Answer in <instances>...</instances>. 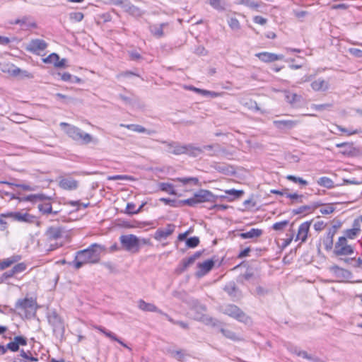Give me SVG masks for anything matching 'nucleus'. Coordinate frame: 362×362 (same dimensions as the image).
<instances>
[{"label":"nucleus","instance_id":"obj_1","mask_svg":"<svg viewBox=\"0 0 362 362\" xmlns=\"http://www.w3.org/2000/svg\"><path fill=\"white\" fill-rule=\"evenodd\" d=\"M102 250L101 245L94 243L87 249L78 251L74 262V267L78 269L86 264L98 262Z\"/></svg>","mask_w":362,"mask_h":362},{"label":"nucleus","instance_id":"obj_2","mask_svg":"<svg viewBox=\"0 0 362 362\" xmlns=\"http://www.w3.org/2000/svg\"><path fill=\"white\" fill-rule=\"evenodd\" d=\"M161 143L166 144L168 153L174 155L187 154L192 157H197L202 153L200 147L194 146L192 144L181 145L177 142L165 141H162Z\"/></svg>","mask_w":362,"mask_h":362},{"label":"nucleus","instance_id":"obj_3","mask_svg":"<svg viewBox=\"0 0 362 362\" xmlns=\"http://www.w3.org/2000/svg\"><path fill=\"white\" fill-rule=\"evenodd\" d=\"M60 125L66 127V134L71 138H72L74 140L78 142L86 144L90 143L92 140V137L89 134L85 133L81 129L76 127L69 125V124L65 122H62Z\"/></svg>","mask_w":362,"mask_h":362},{"label":"nucleus","instance_id":"obj_4","mask_svg":"<svg viewBox=\"0 0 362 362\" xmlns=\"http://www.w3.org/2000/svg\"><path fill=\"white\" fill-rule=\"evenodd\" d=\"M47 320L52 327V330L56 336L62 337L64 332V324L62 318L55 310H49L47 313Z\"/></svg>","mask_w":362,"mask_h":362},{"label":"nucleus","instance_id":"obj_5","mask_svg":"<svg viewBox=\"0 0 362 362\" xmlns=\"http://www.w3.org/2000/svg\"><path fill=\"white\" fill-rule=\"evenodd\" d=\"M205 202H216L215 195L210 191L205 189H200L194 193V197L184 201L185 204L189 206H194L197 203Z\"/></svg>","mask_w":362,"mask_h":362},{"label":"nucleus","instance_id":"obj_6","mask_svg":"<svg viewBox=\"0 0 362 362\" xmlns=\"http://www.w3.org/2000/svg\"><path fill=\"white\" fill-rule=\"evenodd\" d=\"M119 241L122 247L128 252H136L139 250V240L133 234L121 235Z\"/></svg>","mask_w":362,"mask_h":362},{"label":"nucleus","instance_id":"obj_7","mask_svg":"<svg viewBox=\"0 0 362 362\" xmlns=\"http://www.w3.org/2000/svg\"><path fill=\"white\" fill-rule=\"evenodd\" d=\"M192 311L194 313L193 317L195 320L204 322L206 325L212 322V318L206 315V307L197 300H193Z\"/></svg>","mask_w":362,"mask_h":362},{"label":"nucleus","instance_id":"obj_8","mask_svg":"<svg viewBox=\"0 0 362 362\" xmlns=\"http://www.w3.org/2000/svg\"><path fill=\"white\" fill-rule=\"evenodd\" d=\"M16 308L25 312L35 313L37 306L35 300L32 298L18 299L16 303Z\"/></svg>","mask_w":362,"mask_h":362},{"label":"nucleus","instance_id":"obj_9","mask_svg":"<svg viewBox=\"0 0 362 362\" xmlns=\"http://www.w3.org/2000/svg\"><path fill=\"white\" fill-rule=\"evenodd\" d=\"M334 253L337 255H348L354 253L353 247L347 244L345 237H340L335 245Z\"/></svg>","mask_w":362,"mask_h":362},{"label":"nucleus","instance_id":"obj_10","mask_svg":"<svg viewBox=\"0 0 362 362\" xmlns=\"http://www.w3.org/2000/svg\"><path fill=\"white\" fill-rule=\"evenodd\" d=\"M222 311L225 315L241 322L244 321L247 317L245 314L235 305H228L222 308Z\"/></svg>","mask_w":362,"mask_h":362},{"label":"nucleus","instance_id":"obj_11","mask_svg":"<svg viewBox=\"0 0 362 362\" xmlns=\"http://www.w3.org/2000/svg\"><path fill=\"white\" fill-rule=\"evenodd\" d=\"M2 217H11L18 222L32 223L35 221V217L28 213L10 212L1 215Z\"/></svg>","mask_w":362,"mask_h":362},{"label":"nucleus","instance_id":"obj_12","mask_svg":"<svg viewBox=\"0 0 362 362\" xmlns=\"http://www.w3.org/2000/svg\"><path fill=\"white\" fill-rule=\"evenodd\" d=\"M47 47V44L45 40L40 39L32 40L26 46V49L33 53H39L45 50Z\"/></svg>","mask_w":362,"mask_h":362},{"label":"nucleus","instance_id":"obj_13","mask_svg":"<svg viewBox=\"0 0 362 362\" xmlns=\"http://www.w3.org/2000/svg\"><path fill=\"white\" fill-rule=\"evenodd\" d=\"M138 307L140 310L143 311L155 312L163 315L167 317V319L169 321L173 322V320L170 318V317L168 315L164 313L162 310L158 309L155 305L152 303H146L144 300H139L138 302Z\"/></svg>","mask_w":362,"mask_h":362},{"label":"nucleus","instance_id":"obj_14","mask_svg":"<svg viewBox=\"0 0 362 362\" xmlns=\"http://www.w3.org/2000/svg\"><path fill=\"white\" fill-rule=\"evenodd\" d=\"M175 228V226L173 224H168L165 228H158L154 234V238L159 241L166 239L173 233Z\"/></svg>","mask_w":362,"mask_h":362},{"label":"nucleus","instance_id":"obj_15","mask_svg":"<svg viewBox=\"0 0 362 362\" xmlns=\"http://www.w3.org/2000/svg\"><path fill=\"white\" fill-rule=\"evenodd\" d=\"M214 266V261L213 259H208L202 263L198 264V271L196 272V276L202 277L210 272Z\"/></svg>","mask_w":362,"mask_h":362},{"label":"nucleus","instance_id":"obj_16","mask_svg":"<svg viewBox=\"0 0 362 362\" xmlns=\"http://www.w3.org/2000/svg\"><path fill=\"white\" fill-rule=\"evenodd\" d=\"M238 4L243 5L257 12H262L266 5L264 3L254 1L251 0H239Z\"/></svg>","mask_w":362,"mask_h":362},{"label":"nucleus","instance_id":"obj_17","mask_svg":"<svg viewBox=\"0 0 362 362\" xmlns=\"http://www.w3.org/2000/svg\"><path fill=\"white\" fill-rule=\"evenodd\" d=\"M273 124L279 130H287L296 127L297 122L290 119L274 120Z\"/></svg>","mask_w":362,"mask_h":362},{"label":"nucleus","instance_id":"obj_18","mask_svg":"<svg viewBox=\"0 0 362 362\" xmlns=\"http://www.w3.org/2000/svg\"><path fill=\"white\" fill-rule=\"evenodd\" d=\"M256 56L264 62H272L283 59L284 58L282 54H276L267 52L258 53L256 54Z\"/></svg>","mask_w":362,"mask_h":362},{"label":"nucleus","instance_id":"obj_19","mask_svg":"<svg viewBox=\"0 0 362 362\" xmlns=\"http://www.w3.org/2000/svg\"><path fill=\"white\" fill-rule=\"evenodd\" d=\"M45 235L49 241L57 240L62 238V230L60 227L51 226L46 230Z\"/></svg>","mask_w":362,"mask_h":362},{"label":"nucleus","instance_id":"obj_20","mask_svg":"<svg viewBox=\"0 0 362 362\" xmlns=\"http://www.w3.org/2000/svg\"><path fill=\"white\" fill-rule=\"evenodd\" d=\"M311 88L315 91H325L329 89V83L323 78H319L311 83Z\"/></svg>","mask_w":362,"mask_h":362},{"label":"nucleus","instance_id":"obj_21","mask_svg":"<svg viewBox=\"0 0 362 362\" xmlns=\"http://www.w3.org/2000/svg\"><path fill=\"white\" fill-rule=\"evenodd\" d=\"M336 233V227H334L332 229H329L326 235L324 237L322 240L323 245L326 250H329L332 248L333 246V238Z\"/></svg>","mask_w":362,"mask_h":362},{"label":"nucleus","instance_id":"obj_22","mask_svg":"<svg viewBox=\"0 0 362 362\" xmlns=\"http://www.w3.org/2000/svg\"><path fill=\"white\" fill-rule=\"evenodd\" d=\"M11 24H19L21 27L25 28H35L36 24L30 16H24L21 19H16Z\"/></svg>","mask_w":362,"mask_h":362},{"label":"nucleus","instance_id":"obj_23","mask_svg":"<svg viewBox=\"0 0 362 362\" xmlns=\"http://www.w3.org/2000/svg\"><path fill=\"white\" fill-rule=\"evenodd\" d=\"M124 10L134 17H140L144 13L139 7L132 4L129 1L124 5Z\"/></svg>","mask_w":362,"mask_h":362},{"label":"nucleus","instance_id":"obj_24","mask_svg":"<svg viewBox=\"0 0 362 362\" xmlns=\"http://www.w3.org/2000/svg\"><path fill=\"white\" fill-rule=\"evenodd\" d=\"M310 228V223L308 222H304L298 228L297 239L300 240L302 242H305L307 239L308 233Z\"/></svg>","mask_w":362,"mask_h":362},{"label":"nucleus","instance_id":"obj_25","mask_svg":"<svg viewBox=\"0 0 362 362\" xmlns=\"http://www.w3.org/2000/svg\"><path fill=\"white\" fill-rule=\"evenodd\" d=\"M168 23H163L160 24H155L150 25L151 33L156 37L160 38L164 35L163 28L167 26Z\"/></svg>","mask_w":362,"mask_h":362},{"label":"nucleus","instance_id":"obj_26","mask_svg":"<svg viewBox=\"0 0 362 362\" xmlns=\"http://www.w3.org/2000/svg\"><path fill=\"white\" fill-rule=\"evenodd\" d=\"M21 258L20 255H13L0 261V270H4L6 268L9 267L13 264L18 262Z\"/></svg>","mask_w":362,"mask_h":362},{"label":"nucleus","instance_id":"obj_27","mask_svg":"<svg viewBox=\"0 0 362 362\" xmlns=\"http://www.w3.org/2000/svg\"><path fill=\"white\" fill-rule=\"evenodd\" d=\"M320 205H322L321 203L316 202V203H313L312 205L301 206L296 209H293V213L294 214H303L305 212L310 211L311 210H314V209H317V207L320 206Z\"/></svg>","mask_w":362,"mask_h":362},{"label":"nucleus","instance_id":"obj_28","mask_svg":"<svg viewBox=\"0 0 362 362\" xmlns=\"http://www.w3.org/2000/svg\"><path fill=\"white\" fill-rule=\"evenodd\" d=\"M13 76L18 77L19 79L33 78V74L26 70H22L16 66L13 71Z\"/></svg>","mask_w":362,"mask_h":362},{"label":"nucleus","instance_id":"obj_29","mask_svg":"<svg viewBox=\"0 0 362 362\" xmlns=\"http://www.w3.org/2000/svg\"><path fill=\"white\" fill-rule=\"evenodd\" d=\"M262 234V230L258 228H252L250 230L240 233V236L243 239L254 238L259 237Z\"/></svg>","mask_w":362,"mask_h":362},{"label":"nucleus","instance_id":"obj_30","mask_svg":"<svg viewBox=\"0 0 362 362\" xmlns=\"http://www.w3.org/2000/svg\"><path fill=\"white\" fill-rule=\"evenodd\" d=\"M50 200L52 199V196L45 195L44 194H30L24 198H22V200L28 201V202H35L37 200L42 201V200Z\"/></svg>","mask_w":362,"mask_h":362},{"label":"nucleus","instance_id":"obj_31","mask_svg":"<svg viewBox=\"0 0 362 362\" xmlns=\"http://www.w3.org/2000/svg\"><path fill=\"white\" fill-rule=\"evenodd\" d=\"M168 352L173 356V358L177 359L181 362H186L187 358L189 357V355L184 353L182 350H170L169 349Z\"/></svg>","mask_w":362,"mask_h":362},{"label":"nucleus","instance_id":"obj_32","mask_svg":"<svg viewBox=\"0 0 362 362\" xmlns=\"http://www.w3.org/2000/svg\"><path fill=\"white\" fill-rule=\"evenodd\" d=\"M207 3L217 11H223L226 8V3L225 0H207Z\"/></svg>","mask_w":362,"mask_h":362},{"label":"nucleus","instance_id":"obj_33","mask_svg":"<svg viewBox=\"0 0 362 362\" xmlns=\"http://www.w3.org/2000/svg\"><path fill=\"white\" fill-rule=\"evenodd\" d=\"M329 270L337 277L346 278L349 275V272L347 270L343 269L337 265L330 267Z\"/></svg>","mask_w":362,"mask_h":362},{"label":"nucleus","instance_id":"obj_34","mask_svg":"<svg viewBox=\"0 0 362 362\" xmlns=\"http://www.w3.org/2000/svg\"><path fill=\"white\" fill-rule=\"evenodd\" d=\"M292 353L296 354L298 356H300L303 358H306L311 361H317V358L313 357L312 355L308 354L305 351L299 350L297 348L293 349L292 351Z\"/></svg>","mask_w":362,"mask_h":362},{"label":"nucleus","instance_id":"obj_35","mask_svg":"<svg viewBox=\"0 0 362 362\" xmlns=\"http://www.w3.org/2000/svg\"><path fill=\"white\" fill-rule=\"evenodd\" d=\"M16 66L11 63L3 62L0 63V70L4 73H7L13 76V71Z\"/></svg>","mask_w":362,"mask_h":362},{"label":"nucleus","instance_id":"obj_36","mask_svg":"<svg viewBox=\"0 0 362 362\" xmlns=\"http://www.w3.org/2000/svg\"><path fill=\"white\" fill-rule=\"evenodd\" d=\"M221 332L224 337L233 341H240L242 339L239 336H238L234 332L231 330L222 328L221 329Z\"/></svg>","mask_w":362,"mask_h":362},{"label":"nucleus","instance_id":"obj_37","mask_svg":"<svg viewBox=\"0 0 362 362\" xmlns=\"http://www.w3.org/2000/svg\"><path fill=\"white\" fill-rule=\"evenodd\" d=\"M225 194L232 196L233 198L228 199L229 201H232L235 199H238L240 197H242L244 194V191L241 190V189H231L226 190Z\"/></svg>","mask_w":362,"mask_h":362},{"label":"nucleus","instance_id":"obj_38","mask_svg":"<svg viewBox=\"0 0 362 362\" xmlns=\"http://www.w3.org/2000/svg\"><path fill=\"white\" fill-rule=\"evenodd\" d=\"M38 209L43 214H57V211L53 212L50 203L42 204L38 205Z\"/></svg>","mask_w":362,"mask_h":362},{"label":"nucleus","instance_id":"obj_39","mask_svg":"<svg viewBox=\"0 0 362 362\" xmlns=\"http://www.w3.org/2000/svg\"><path fill=\"white\" fill-rule=\"evenodd\" d=\"M224 291L230 296H235L238 291V288L236 287L234 282H229L225 286Z\"/></svg>","mask_w":362,"mask_h":362},{"label":"nucleus","instance_id":"obj_40","mask_svg":"<svg viewBox=\"0 0 362 362\" xmlns=\"http://www.w3.org/2000/svg\"><path fill=\"white\" fill-rule=\"evenodd\" d=\"M286 197H288L292 200V204L303 202L302 199L304 197L303 194H299L296 192L288 193V192L286 194Z\"/></svg>","mask_w":362,"mask_h":362},{"label":"nucleus","instance_id":"obj_41","mask_svg":"<svg viewBox=\"0 0 362 362\" xmlns=\"http://www.w3.org/2000/svg\"><path fill=\"white\" fill-rule=\"evenodd\" d=\"M95 329L99 330L102 333H103L106 337L111 339L113 341H119V338L112 332L110 331H107L105 328L100 327V326H95L94 327Z\"/></svg>","mask_w":362,"mask_h":362},{"label":"nucleus","instance_id":"obj_42","mask_svg":"<svg viewBox=\"0 0 362 362\" xmlns=\"http://www.w3.org/2000/svg\"><path fill=\"white\" fill-rule=\"evenodd\" d=\"M160 189L170 194H177V192L174 190L173 185L168 182H161L160 185Z\"/></svg>","mask_w":362,"mask_h":362},{"label":"nucleus","instance_id":"obj_43","mask_svg":"<svg viewBox=\"0 0 362 362\" xmlns=\"http://www.w3.org/2000/svg\"><path fill=\"white\" fill-rule=\"evenodd\" d=\"M59 59V57L56 53L50 54L47 57L43 59L45 63H50L53 64L54 66H57L58 60Z\"/></svg>","mask_w":362,"mask_h":362},{"label":"nucleus","instance_id":"obj_44","mask_svg":"<svg viewBox=\"0 0 362 362\" xmlns=\"http://www.w3.org/2000/svg\"><path fill=\"white\" fill-rule=\"evenodd\" d=\"M322 207L320 209V212L322 214L327 215L333 213L334 211V207L332 204H321Z\"/></svg>","mask_w":362,"mask_h":362},{"label":"nucleus","instance_id":"obj_45","mask_svg":"<svg viewBox=\"0 0 362 362\" xmlns=\"http://www.w3.org/2000/svg\"><path fill=\"white\" fill-rule=\"evenodd\" d=\"M228 24L233 30H238L240 28L239 21L236 18H230L228 20Z\"/></svg>","mask_w":362,"mask_h":362},{"label":"nucleus","instance_id":"obj_46","mask_svg":"<svg viewBox=\"0 0 362 362\" xmlns=\"http://www.w3.org/2000/svg\"><path fill=\"white\" fill-rule=\"evenodd\" d=\"M59 185L62 189L66 190H74L77 188V182H59Z\"/></svg>","mask_w":362,"mask_h":362},{"label":"nucleus","instance_id":"obj_47","mask_svg":"<svg viewBox=\"0 0 362 362\" xmlns=\"http://www.w3.org/2000/svg\"><path fill=\"white\" fill-rule=\"evenodd\" d=\"M125 127L128 129H131L134 132L139 133H144L147 132V129L146 128L139 124H128L126 125Z\"/></svg>","mask_w":362,"mask_h":362},{"label":"nucleus","instance_id":"obj_48","mask_svg":"<svg viewBox=\"0 0 362 362\" xmlns=\"http://www.w3.org/2000/svg\"><path fill=\"white\" fill-rule=\"evenodd\" d=\"M336 146L337 148L347 147V149H344L342 151L343 154L350 155L352 153V151H351L352 144H349V143H347V142L339 143V144H337Z\"/></svg>","mask_w":362,"mask_h":362},{"label":"nucleus","instance_id":"obj_49","mask_svg":"<svg viewBox=\"0 0 362 362\" xmlns=\"http://www.w3.org/2000/svg\"><path fill=\"white\" fill-rule=\"evenodd\" d=\"M199 243L198 237H191L186 240V245L189 248L196 247Z\"/></svg>","mask_w":362,"mask_h":362},{"label":"nucleus","instance_id":"obj_50","mask_svg":"<svg viewBox=\"0 0 362 362\" xmlns=\"http://www.w3.org/2000/svg\"><path fill=\"white\" fill-rule=\"evenodd\" d=\"M360 231V228H353L345 231L346 238L354 239Z\"/></svg>","mask_w":362,"mask_h":362},{"label":"nucleus","instance_id":"obj_51","mask_svg":"<svg viewBox=\"0 0 362 362\" xmlns=\"http://www.w3.org/2000/svg\"><path fill=\"white\" fill-rule=\"evenodd\" d=\"M286 101L288 103H289L290 104H294L296 102L300 101V96L296 93L288 94V95H286Z\"/></svg>","mask_w":362,"mask_h":362},{"label":"nucleus","instance_id":"obj_52","mask_svg":"<svg viewBox=\"0 0 362 362\" xmlns=\"http://www.w3.org/2000/svg\"><path fill=\"white\" fill-rule=\"evenodd\" d=\"M69 17L74 22H80L83 18V14L81 12H72L69 14Z\"/></svg>","mask_w":362,"mask_h":362},{"label":"nucleus","instance_id":"obj_53","mask_svg":"<svg viewBox=\"0 0 362 362\" xmlns=\"http://www.w3.org/2000/svg\"><path fill=\"white\" fill-rule=\"evenodd\" d=\"M12 269L13 272L16 274L24 272L26 269V265L25 263L21 262L16 264Z\"/></svg>","mask_w":362,"mask_h":362},{"label":"nucleus","instance_id":"obj_54","mask_svg":"<svg viewBox=\"0 0 362 362\" xmlns=\"http://www.w3.org/2000/svg\"><path fill=\"white\" fill-rule=\"evenodd\" d=\"M288 221H283L281 222H277L273 225L272 228L275 230H282L286 226H288Z\"/></svg>","mask_w":362,"mask_h":362},{"label":"nucleus","instance_id":"obj_55","mask_svg":"<svg viewBox=\"0 0 362 362\" xmlns=\"http://www.w3.org/2000/svg\"><path fill=\"white\" fill-rule=\"evenodd\" d=\"M119 98L126 104L132 105L136 101V99L132 97L125 96L122 94L119 95Z\"/></svg>","mask_w":362,"mask_h":362},{"label":"nucleus","instance_id":"obj_56","mask_svg":"<svg viewBox=\"0 0 362 362\" xmlns=\"http://www.w3.org/2000/svg\"><path fill=\"white\" fill-rule=\"evenodd\" d=\"M337 128L339 131L346 133L349 136H351V135H353V134H358L360 132V131L358 130V129L351 130V129H348L344 128V127H342L341 126H339V125L337 126Z\"/></svg>","mask_w":362,"mask_h":362},{"label":"nucleus","instance_id":"obj_57","mask_svg":"<svg viewBox=\"0 0 362 362\" xmlns=\"http://www.w3.org/2000/svg\"><path fill=\"white\" fill-rule=\"evenodd\" d=\"M15 341L17 343L18 347L20 346H25L27 344V339L24 337L22 336H16L13 338Z\"/></svg>","mask_w":362,"mask_h":362},{"label":"nucleus","instance_id":"obj_58","mask_svg":"<svg viewBox=\"0 0 362 362\" xmlns=\"http://www.w3.org/2000/svg\"><path fill=\"white\" fill-rule=\"evenodd\" d=\"M107 180H132V178L127 175H117L114 176H107L106 178Z\"/></svg>","mask_w":362,"mask_h":362},{"label":"nucleus","instance_id":"obj_59","mask_svg":"<svg viewBox=\"0 0 362 362\" xmlns=\"http://www.w3.org/2000/svg\"><path fill=\"white\" fill-rule=\"evenodd\" d=\"M253 21L257 23V24H259L261 25H264L267 23V19L265 18H263L260 16H255L254 18H253Z\"/></svg>","mask_w":362,"mask_h":362},{"label":"nucleus","instance_id":"obj_60","mask_svg":"<svg viewBox=\"0 0 362 362\" xmlns=\"http://www.w3.org/2000/svg\"><path fill=\"white\" fill-rule=\"evenodd\" d=\"M58 76L60 77V78L64 81H70L72 79V75L69 73H60L58 72L57 74Z\"/></svg>","mask_w":362,"mask_h":362},{"label":"nucleus","instance_id":"obj_61","mask_svg":"<svg viewBox=\"0 0 362 362\" xmlns=\"http://www.w3.org/2000/svg\"><path fill=\"white\" fill-rule=\"evenodd\" d=\"M349 53L358 58H362V50L357 48H350Z\"/></svg>","mask_w":362,"mask_h":362},{"label":"nucleus","instance_id":"obj_62","mask_svg":"<svg viewBox=\"0 0 362 362\" xmlns=\"http://www.w3.org/2000/svg\"><path fill=\"white\" fill-rule=\"evenodd\" d=\"M6 348L12 351H17L19 349V347L14 339L12 341L7 344Z\"/></svg>","mask_w":362,"mask_h":362},{"label":"nucleus","instance_id":"obj_63","mask_svg":"<svg viewBox=\"0 0 362 362\" xmlns=\"http://www.w3.org/2000/svg\"><path fill=\"white\" fill-rule=\"evenodd\" d=\"M126 210L128 214H136V206L133 203H127Z\"/></svg>","mask_w":362,"mask_h":362},{"label":"nucleus","instance_id":"obj_64","mask_svg":"<svg viewBox=\"0 0 362 362\" xmlns=\"http://www.w3.org/2000/svg\"><path fill=\"white\" fill-rule=\"evenodd\" d=\"M128 54L132 60H139L141 58V54L136 51H129Z\"/></svg>","mask_w":362,"mask_h":362}]
</instances>
